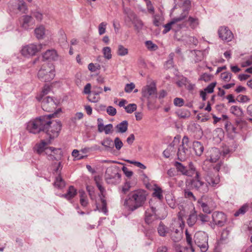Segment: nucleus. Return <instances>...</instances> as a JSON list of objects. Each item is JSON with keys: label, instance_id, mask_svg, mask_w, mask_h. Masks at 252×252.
<instances>
[{"label": "nucleus", "instance_id": "28", "mask_svg": "<svg viewBox=\"0 0 252 252\" xmlns=\"http://www.w3.org/2000/svg\"><path fill=\"white\" fill-rule=\"evenodd\" d=\"M76 194V189L74 188L73 186H70L68 188L67 190V192L65 194H62L61 196L66 198L67 200H69L73 198V197H74Z\"/></svg>", "mask_w": 252, "mask_h": 252}, {"label": "nucleus", "instance_id": "63", "mask_svg": "<svg viewBox=\"0 0 252 252\" xmlns=\"http://www.w3.org/2000/svg\"><path fill=\"white\" fill-rule=\"evenodd\" d=\"M100 68V66L97 64H94L93 63H90L88 65V69L91 71H95L97 69H99Z\"/></svg>", "mask_w": 252, "mask_h": 252}, {"label": "nucleus", "instance_id": "36", "mask_svg": "<svg viewBox=\"0 0 252 252\" xmlns=\"http://www.w3.org/2000/svg\"><path fill=\"white\" fill-rule=\"evenodd\" d=\"M116 128L118 129L117 132L120 133H124L127 130L128 127V122L127 121H123L120 124H118L116 126Z\"/></svg>", "mask_w": 252, "mask_h": 252}, {"label": "nucleus", "instance_id": "44", "mask_svg": "<svg viewBox=\"0 0 252 252\" xmlns=\"http://www.w3.org/2000/svg\"><path fill=\"white\" fill-rule=\"evenodd\" d=\"M117 54L120 56H124L128 54V50L122 45H119L118 47Z\"/></svg>", "mask_w": 252, "mask_h": 252}, {"label": "nucleus", "instance_id": "19", "mask_svg": "<svg viewBox=\"0 0 252 252\" xmlns=\"http://www.w3.org/2000/svg\"><path fill=\"white\" fill-rule=\"evenodd\" d=\"M221 153L217 148H210L207 152V158L211 162H216L220 158Z\"/></svg>", "mask_w": 252, "mask_h": 252}, {"label": "nucleus", "instance_id": "18", "mask_svg": "<svg viewBox=\"0 0 252 252\" xmlns=\"http://www.w3.org/2000/svg\"><path fill=\"white\" fill-rule=\"evenodd\" d=\"M186 240L187 243L189 246V248L185 247L182 249H180L177 251L176 252H186L188 250H190L192 252H194L195 251L194 248V240H192L191 235L189 233L188 230L186 229L185 231Z\"/></svg>", "mask_w": 252, "mask_h": 252}, {"label": "nucleus", "instance_id": "46", "mask_svg": "<svg viewBox=\"0 0 252 252\" xmlns=\"http://www.w3.org/2000/svg\"><path fill=\"white\" fill-rule=\"evenodd\" d=\"M192 53L193 55L195 56V58L194 59V62L195 63H197L202 60L203 58L202 53L199 50H193L192 51Z\"/></svg>", "mask_w": 252, "mask_h": 252}, {"label": "nucleus", "instance_id": "49", "mask_svg": "<svg viewBox=\"0 0 252 252\" xmlns=\"http://www.w3.org/2000/svg\"><path fill=\"white\" fill-rule=\"evenodd\" d=\"M60 37L59 39L60 43L62 45H64L67 43V37L66 34L63 31H60Z\"/></svg>", "mask_w": 252, "mask_h": 252}, {"label": "nucleus", "instance_id": "33", "mask_svg": "<svg viewBox=\"0 0 252 252\" xmlns=\"http://www.w3.org/2000/svg\"><path fill=\"white\" fill-rule=\"evenodd\" d=\"M17 10L22 13H26L28 12V7L26 2L21 0H17L16 5Z\"/></svg>", "mask_w": 252, "mask_h": 252}, {"label": "nucleus", "instance_id": "22", "mask_svg": "<svg viewBox=\"0 0 252 252\" xmlns=\"http://www.w3.org/2000/svg\"><path fill=\"white\" fill-rule=\"evenodd\" d=\"M33 19L30 15H23L20 19L21 27L25 30H27L32 26Z\"/></svg>", "mask_w": 252, "mask_h": 252}, {"label": "nucleus", "instance_id": "58", "mask_svg": "<svg viewBox=\"0 0 252 252\" xmlns=\"http://www.w3.org/2000/svg\"><path fill=\"white\" fill-rule=\"evenodd\" d=\"M108 114L111 116H114L116 114V109L113 106H109L107 107L106 110Z\"/></svg>", "mask_w": 252, "mask_h": 252}, {"label": "nucleus", "instance_id": "9", "mask_svg": "<svg viewBox=\"0 0 252 252\" xmlns=\"http://www.w3.org/2000/svg\"><path fill=\"white\" fill-rule=\"evenodd\" d=\"M37 76L39 79L45 77V79H54L55 76V69L52 64L45 63L42 64L38 71Z\"/></svg>", "mask_w": 252, "mask_h": 252}, {"label": "nucleus", "instance_id": "57", "mask_svg": "<svg viewBox=\"0 0 252 252\" xmlns=\"http://www.w3.org/2000/svg\"><path fill=\"white\" fill-rule=\"evenodd\" d=\"M246 210H247V206L244 205V206H242L238 210H237L234 213V216L235 217H238L241 214L243 215L246 213Z\"/></svg>", "mask_w": 252, "mask_h": 252}, {"label": "nucleus", "instance_id": "15", "mask_svg": "<svg viewBox=\"0 0 252 252\" xmlns=\"http://www.w3.org/2000/svg\"><path fill=\"white\" fill-rule=\"evenodd\" d=\"M219 36L224 42H228L233 38V34L227 27L221 26L218 31Z\"/></svg>", "mask_w": 252, "mask_h": 252}, {"label": "nucleus", "instance_id": "5", "mask_svg": "<svg viewBox=\"0 0 252 252\" xmlns=\"http://www.w3.org/2000/svg\"><path fill=\"white\" fill-rule=\"evenodd\" d=\"M121 175L119 172V169L116 166H111L107 168L105 178L109 184H118L120 183Z\"/></svg>", "mask_w": 252, "mask_h": 252}, {"label": "nucleus", "instance_id": "4", "mask_svg": "<svg viewBox=\"0 0 252 252\" xmlns=\"http://www.w3.org/2000/svg\"><path fill=\"white\" fill-rule=\"evenodd\" d=\"M183 17V16L174 17L170 22L163 25L164 29L162 31V33L165 34L171 30L176 32L181 29L186 28V23L183 22L185 20Z\"/></svg>", "mask_w": 252, "mask_h": 252}, {"label": "nucleus", "instance_id": "35", "mask_svg": "<svg viewBox=\"0 0 252 252\" xmlns=\"http://www.w3.org/2000/svg\"><path fill=\"white\" fill-rule=\"evenodd\" d=\"M59 82L56 81L54 83H52V84H50L49 83H46L43 87V89L42 91L41 94L39 96H42L44 97V95L48 94L53 88V86L55 85L56 84L58 83Z\"/></svg>", "mask_w": 252, "mask_h": 252}, {"label": "nucleus", "instance_id": "34", "mask_svg": "<svg viewBox=\"0 0 252 252\" xmlns=\"http://www.w3.org/2000/svg\"><path fill=\"white\" fill-rule=\"evenodd\" d=\"M54 185L55 187L59 189H61L65 186V182L61 177L60 173L56 177Z\"/></svg>", "mask_w": 252, "mask_h": 252}, {"label": "nucleus", "instance_id": "7", "mask_svg": "<svg viewBox=\"0 0 252 252\" xmlns=\"http://www.w3.org/2000/svg\"><path fill=\"white\" fill-rule=\"evenodd\" d=\"M208 236L203 231L196 232L194 235V242L200 249L201 252H206L208 249Z\"/></svg>", "mask_w": 252, "mask_h": 252}, {"label": "nucleus", "instance_id": "30", "mask_svg": "<svg viewBox=\"0 0 252 252\" xmlns=\"http://www.w3.org/2000/svg\"><path fill=\"white\" fill-rule=\"evenodd\" d=\"M130 21L132 23L135 27V29L138 32H139L142 30L144 26V23L141 20L136 16V15Z\"/></svg>", "mask_w": 252, "mask_h": 252}, {"label": "nucleus", "instance_id": "23", "mask_svg": "<svg viewBox=\"0 0 252 252\" xmlns=\"http://www.w3.org/2000/svg\"><path fill=\"white\" fill-rule=\"evenodd\" d=\"M42 57L45 60L56 61L58 60V55L55 50L49 49L43 54Z\"/></svg>", "mask_w": 252, "mask_h": 252}, {"label": "nucleus", "instance_id": "51", "mask_svg": "<svg viewBox=\"0 0 252 252\" xmlns=\"http://www.w3.org/2000/svg\"><path fill=\"white\" fill-rule=\"evenodd\" d=\"M147 48L151 51H155L158 49V46L153 43L151 41H147L145 42Z\"/></svg>", "mask_w": 252, "mask_h": 252}, {"label": "nucleus", "instance_id": "54", "mask_svg": "<svg viewBox=\"0 0 252 252\" xmlns=\"http://www.w3.org/2000/svg\"><path fill=\"white\" fill-rule=\"evenodd\" d=\"M107 24L104 22L101 23L98 26V32L100 35L104 34L106 32Z\"/></svg>", "mask_w": 252, "mask_h": 252}, {"label": "nucleus", "instance_id": "53", "mask_svg": "<svg viewBox=\"0 0 252 252\" xmlns=\"http://www.w3.org/2000/svg\"><path fill=\"white\" fill-rule=\"evenodd\" d=\"M184 195L186 198H189L193 201L196 200V198L193 195V193L189 190H185Z\"/></svg>", "mask_w": 252, "mask_h": 252}, {"label": "nucleus", "instance_id": "14", "mask_svg": "<svg viewBox=\"0 0 252 252\" xmlns=\"http://www.w3.org/2000/svg\"><path fill=\"white\" fill-rule=\"evenodd\" d=\"M97 187L100 191V194L99 195L100 200L101 203V206H99L98 204L96 203V209L95 211L98 210L99 212H103L105 215H107L108 213V210L107 208V202L106 200L104 199V195L103 192L105 191V189L103 186L99 183H97Z\"/></svg>", "mask_w": 252, "mask_h": 252}, {"label": "nucleus", "instance_id": "24", "mask_svg": "<svg viewBox=\"0 0 252 252\" xmlns=\"http://www.w3.org/2000/svg\"><path fill=\"white\" fill-rule=\"evenodd\" d=\"M50 143V142L45 141L44 140H42L39 143H37L34 149L36 153L38 154H42L44 153L46 154V150L49 147H47V145Z\"/></svg>", "mask_w": 252, "mask_h": 252}, {"label": "nucleus", "instance_id": "25", "mask_svg": "<svg viewBox=\"0 0 252 252\" xmlns=\"http://www.w3.org/2000/svg\"><path fill=\"white\" fill-rule=\"evenodd\" d=\"M185 175L189 177H197V175L200 176L201 175L193 163L192 162H190L189 164Z\"/></svg>", "mask_w": 252, "mask_h": 252}, {"label": "nucleus", "instance_id": "59", "mask_svg": "<svg viewBox=\"0 0 252 252\" xmlns=\"http://www.w3.org/2000/svg\"><path fill=\"white\" fill-rule=\"evenodd\" d=\"M237 99L239 102L245 103L249 101L250 98L248 96L245 95H239L237 96Z\"/></svg>", "mask_w": 252, "mask_h": 252}, {"label": "nucleus", "instance_id": "61", "mask_svg": "<svg viewBox=\"0 0 252 252\" xmlns=\"http://www.w3.org/2000/svg\"><path fill=\"white\" fill-rule=\"evenodd\" d=\"M72 156L76 158V159H81L84 158V156L79 154V152L77 150H74L72 152Z\"/></svg>", "mask_w": 252, "mask_h": 252}, {"label": "nucleus", "instance_id": "29", "mask_svg": "<svg viewBox=\"0 0 252 252\" xmlns=\"http://www.w3.org/2000/svg\"><path fill=\"white\" fill-rule=\"evenodd\" d=\"M206 196L202 195L201 198L198 200L197 203L202 208L204 212L210 214L211 212V209L208 203L204 201Z\"/></svg>", "mask_w": 252, "mask_h": 252}, {"label": "nucleus", "instance_id": "55", "mask_svg": "<svg viewBox=\"0 0 252 252\" xmlns=\"http://www.w3.org/2000/svg\"><path fill=\"white\" fill-rule=\"evenodd\" d=\"M153 195L159 200H161L163 198L162 190L159 188L155 189V191L153 193Z\"/></svg>", "mask_w": 252, "mask_h": 252}, {"label": "nucleus", "instance_id": "50", "mask_svg": "<svg viewBox=\"0 0 252 252\" xmlns=\"http://www.w3.org/2000/svg\"><path fill=\"white\" fill-rule=\"evenodd\" d=\"M136 108L137 105L134 103L129 104L125 107V109L126 112L128 113H132L133 112L136 110Z\"/></svg>", "mask_w": 252, "mask_h": 252}, {"label": "nucleus", "instance_id": "56", "mask_svg": "<svg viewBox=\"0 0 252 252\" xmlns=\"http://www.w3.org/2000/svg\"><path fill=\"white\" fill-rule=\"evenodd\" d=\"M184 104V100L183 98L176 97L174 99V104L178 107L182 106Z\"/></svg>", "mask_w": 252, "mask_h": 252}, {"label": "nucleus", "instance_id": "32", "mask_svg": "<svg viewBox=\"0 0 252 252\" xmlns=\"http://www.w3.org/2000/svg\"><path fill=\"white\" fill-rule=\"evenodd\" d=\"M197 220V214L196 212L194 211L191 213L187 220V223L189 227L193 226Z\"/></svg>", "mask_w": 252, "mask_h": 252}, {"label": "nucleus", "instance_id": "16", "mask_svg": "<svg viewBox=\"0 0 252 252\" xmlns=\"http://www.w3.org/2000/svg\"><path fill=\"white\" fill-rule=\"evenodd\" d=\"M47 158L50 160H58L63 156L61 149H57L53 147H49L46 150Z\"/></svg>", "mask_w": 252, "mask_h": 252}, {"label": "nucleus", "instance_id": "21", "mask_svg": "<svg viewBox=\"0 0 252 252\" xmlns=\"http://www.w3.org/2000/svg\"><path fill=\"white\" fill-rule=\"evenodd\" d=\"M191 154L190 148L181 145L178 148L177 156L179 160H185L189 158Z\"/></svg>", "mask_w": 252, "mask_h": 252}, {"label": "nucleus", "instance_id": "11", "mask_svg": "<svg viewBox=\"0 0 252 252\" xmlns=\"http://www.w3.org/2000/svg\"><path fill=\"white\" fill-rule=\"evenodd\" d=\"M42 48V45L41 44H30L24 46L21 50V53L24 57H30L40 51Z\"/></svg>", "mask_w": 252, "mask_h": 252}, {"label": "nucleus", "instance_id": "6", "mask_svg": "<svg viewBox=\"0 0 252 252\" xmlns=\"http://www.w3.org/2000/svg\"><path fill=\"white\" fill-rule=\"evenodd\" d=\"M45 118H47L45 116L36 118L33 121H30L27 126V130L33 134L38 133L43 131L44 124L45 123Z\"/></svg>", "mask_w": 252, "mask_h": 252}, {"label": "nucleus", "instance_id": "45", "mask_svg": "<svg viewBox=\"0 0 252 252\" xmlns=\"http://www.w3.org/2000/svg\"><path fill=\"white\" fill-rule=\"evenodd\" d=\"M104 57L108 60L111 59V50L109 47H105L102 49Z\"/></svg>", "mask_w": 252, "mask_h": 252}, {"label": "nucleus", "instance_id": "20", "mask_svg": "<svg viewBox=\"0 0 252 252\" xmlns=\"http://www.w3.org/2000/svg\"><path fill=\"white\" fill-rule=\"evenodd\" d=\"M150 206V208L146 210L145 215V221L148 224L152 223L156 218V208L151 204Z\"/></svg>", "mask_w": 252, "mask_h": 252}, {"label": "nucleus", "instance_id": "48", "mask_svg": "<svg viewBox=\"0 0 252 252\" xmlns=\"http://www.w3.org/2000/svg\"><path fill=\"white\" fill-rule=\"evenodd\" d=\"M114 147L117 150H120L123 146V143L119 137H116L113 141Z\"/></svg>", "mask_w": 252, "mask_h": 252}, {"label": "nucleus", "instance_id": "17", "mask_svg": "<svg viewBox=\"0 0 252 252\" xmlns=\"http://www.w3.org/2000/svg\"><path fill=\"white\" fill-rule=\"evenodd\" d=\"M212 217L215 224L219 227L223 226L226 221V217L222 212H215L212 214Z\"/></svg>", "mask_w": 252, "mask_h": 252}, {"label": "nucleus", "instance_id": "47", "mask_svg": "<svg viewBox=\"0 0 252 252\" xmlns=\"http://www.w3.org/2000/svg\"><path fill=\"white\" fill-rule=\"evenodd\" d=\"M197 220L201 221L202 223H204L209 221L210 218L208 215L200 213L197 215Z\"/></svg>", "mask_w": 252, "mask_h": 252}, {"label": "nucleus", "instance_id": "10", "mask_svg": "<svg viewBox=\"0 0 252 252\" xmlns=\"http://www.w3.org/2000/svg\"><path fill=\"white\" fill-rule=\"evenodd\" d=\"M36 98L38 101L41 102V107L45 111L51 112L57 106V102L50 96L43 97L42 96H37Z\"/></svg>", "mask_w": 252, "mask_h": 252}, {"label": "nucleus", "instance_id": "52", "mask_svg": "<svg viewBox=\"0 0 252 252\" xmlns=\"http://www.w3.org/2000/svg\"><path fill=\"white\" fill-rule=\"evenodd\" d=\"M216 84H217L216 82H214L210 83L207 87H206L204 89V91L209 94L212 93L214 92V88L215 87Z\"/></svg>", "mask_w": 252, "mask_h": 252}, {"label": "nucleus", "instance_id": "60", "mask_svg": "<svg viewBox=\"0 0 252 252\" xmlns=\"http://www.w3.org/2000/svg\"><path fill=\"white\" fill-rule=\"evenodd\" d=\"M87 190L89 193L90 198L92 200L94 199L95 196L94 195V188L91 186H87L86 188Z\"/></svg>", "mask_w": 252, "mask_h": 252}, {"label": "nucleus", "instance_id": "8", "mask_svg": "<svg viewBox=\"0 0 252 252\" xmlns=\"http://www.w3.org/2000/svg\"><path fill=\"white\" fill-rule=\"evenodd\" d=\"M174 6L172 10H174L178 8H180L182 12L178 16H183V19H186L188 17L189 11L190 9V1L189 0H174Z\"/></svg>", "mask_w": 252, "mask_h": 252}, {"label": "nucleus", "instance_id": "42", "mask_svg": "<svg viewBox=\"0 0 252 252\" xmlns=\"http://www.w3.org/2000/svg\"><path fill=\"white\" fill-rule=\"evenodd\" d=\"M230 112L237 116H241L243 114L242 109L237 106H232L230 108Z\"/></svg>", "mask_w": 252, "mask_h": 252}, {"label": "nucleus", "instance_id": "1", "mask_svg": "<svg viewBox=\"0 0 252 252\" xmlns=\"http://www.w3.org/2000/svg\"><path fill=\"white\" fill-rule=\"evenodd\" d=\"M205 181L202 179L201 175L193 177L190 180L189 185L191 189L195 191L205 194L210 189V187H215L220 182L219 175H215L211 173H207L204 176Z\"/></svg>", "mask_w": 252, "mask_h": 252}, {"label": "nucleus", "instance_id": "12", "mask_svg": "<svg viewBox=\"0 0 252 252\" xmlns=\"http://www.w3.org/2000/svg\"><path fill=\"white\" fill-rule=\"evenodd\" d=\"M141 94L142 96L147 99H149L150 96L154 95H156V97H157L156 83L154 81L148 82L147 85L142 88Z\"/></svg>", "mask_w": 252, "mask_h": 252}, {"label": "nucleus", "instance_id": "31", "mask_svg": "<svg viewBox=\"0 0 252 252\" xmlns=\"http://www.w3.org/2000/svg\"><path fill=\"white\" fill-rule=\"evenodd\" d=\"M185 20L183 22H185L186 25L188 23L192 29H195L199 25V20L197 17L189 16L187 20Z\"/></svg>", "mask_w": 252, "mask_h": 252}, {"label": "nucleus", "instance_id": "27", "mask_svg": "<svg viewBox=\"0 0 252 252\" xmlns=\"http://www.w3.org/2000/svg\"><path fill=\"white\" fill-rule=\"evenodd\" d=\"M100 144L105 147L107 151H112L114 148V144L112 139L110 137H106L101 141Z\"/></svg>", "mask_w": 252, "mask_h": 252}, {"label": "nucleus", "instance_id": "39", "mask_svg": "<svg viewBox=\"0 0 252 252\" xmlns=\"http://www.w3.org/2000/svg\"><path fill=\"white\" fill-rule=\"evenodd\" d=\"M158 231L159 235L162 237L165 236L167 233H169L167 230V228L162 222H160L158 225Z\"/></svg>", "mask_w": 252, "mask_h": 252}, {"label": "nucleus", "instance_id": "2", "mask_svg": "<svg viewBox=\"0 0 252 252\" xmlns=\"http://www.w3.org/2000/svg\"><path fill=\"white\" fill-rule=\"evenodd\" d=\"M147 194L143 190L130 192L125 199L124 206L129 211H134L142 207L146 200Z\"/></svg>", "mask_w": 252, "mask_h": 252}, {"label": "nucleus", "instance_id": "37", "mask_svg": "<svg viewBox=\"0 0 252 252\" xmlns=\"http://www.w3.org/2000/svg\"><path fill=\"white\" fill-rule=\"evenodd\" d=\"M167 203L171 208L174 209L176 207L177 204L174 196L171 194H167L165 196Z\"/></svg>", "mask_w": 252, "mask_h": 252}, {"label": "nucleus", "instance_id": "62", "mask_svg": "<svg viewBox=\"0 0 252 252\" xmlns=\"http://www.w3.org/2000/svg\"><path fill=\"white\" fill-rule=\"evenodd\" d=\"M135 88V85L133 83H130L129 84H127L126 85L125 88V91L126 93H130L132 90Z\"/></svg>", "mask_w": 252, "mask_h": 252}, {"label": "nucleus", "instance_id": "41", "mask_svg": "<svg viewBox=\"0 0 252 252\" xmlns=\"http://www.w3.org/2000/svg\"><path fill=\"white\" fill-rule=\"evenodd\" d=\"M177 171L181 172L183 175H185L187 167L183 165L181 163L176 161L174 164Z\"/></svg>", "mask_w": 252, "mask_h": 252}, {"label": "nucleus", "instance_id": "26", "mask_svg": "<svg viewBox=\"0 0 252 252\" xmlns=\"http://www.w3.org/2000/svg\"><path fill=\"white\" fill-rule=\"evenodd\" d=\"M193 149L197 156H201L204 151V147L202 144L199 141H195L192 143Z\"/></svg>", "mask_w": 252, "mask_h": 252}, {"label": "nucleus", "instance_id": "43", "mask_svg": "<svg viewBox=\"0 0 252 252\" xmlns=\"http://www.w3.org/2000/svg\"><path fill=\"white\" fill-rule=\"evenodd\" d=\"M124 13L127 15V19L130 20L136 16L135 14L129 8L123 7Z\"/></svg>", "mask_w": 252, "mask_h": 252}, {"label": "nucleus", "instance_id": "38", "mask_svg": "<svg viewBox=\"0 0 252 252\" xmlns=\"http://www.w3.org/2000/svg\"><path fill=\"white\" fill-rule=\"evenodd\" d=\"M36 37L38 39L43 38L45 35V28L43 26H40L34 30Z\"/></svg>", "mask_w": 252, "mask_h": 252}, {"label": "nucleus", "instance_id": "40", "mask_svg": "<svg viewBox=\"0 0 252 252\" xmlns=\"http://www.w3.org/2000/svg\"><path fill=\"white\" fill-rule=\"evenodd\" d=\"M176 114L180 118L185 119L190 117V113L187 109H181L178 110Z\"/></svg>", "mask_w": 252, "mask_h": 252}, {"label": "nucleus", "instance_id": "13", "mask_svg": "<svg viewBox=\"0 0 252 252\" xmlns=\"http://www.w3.org/2000/svg\"><path fill=\"white\" fill-rule=\"evenodd\" d=\"M170 231L171 239L173 242H178L182 239L183 231L180 222L172 223Z\"/></svg>", "mask_w": 252, "mask_h": 252}, {"label": "nucleus", "instance_id": "3", "mask_svg": "<svg viewBox=\"0 0 252 252\" xmlns=\"http://www.w3.org/2000/svg\"><path fill=\"white\" fill-rule=\"evenodd\" d=\"M61 111V109H58L54 113L45 115V123L44 124L43 132L49 137V140L57 137L61 130L62 123L60 121H51V118L57 117L58 114Z\"/></svg>", "mask_w": 252, "mask_h": 252}, {"label": "nucleus", "instance_id": "64", "mask_svg": "<svg viewBox=\"0 0 252 252\" xmlns=\"http://www.w3.org/2000/svg\"><path fill=\"white\" fill-rule=\"evenodd\" d=\"M189 138L187 136H184L183 138L182 144L181 146H186L189 148H190V145L189 144Z\"/></svg>", "mask_w": 252, "mask_h": 252}]
</instances>
